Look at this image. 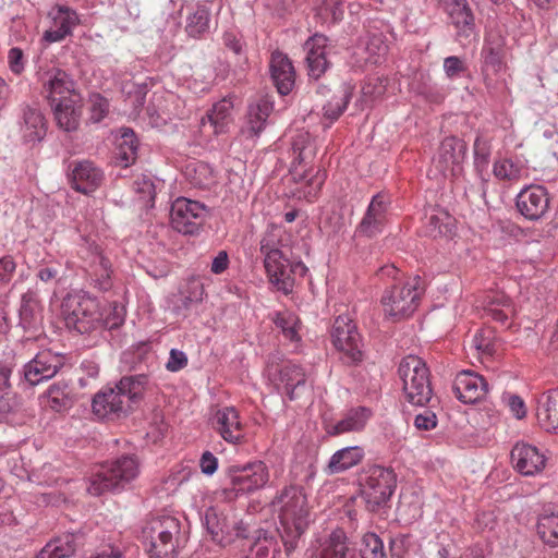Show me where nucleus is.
<instances>
[{
  "label": "nucleus",
  "mask_w": 558,
  "mask_h": 558,
  "mask_svg": "<svg viewBox=\"0 0 558 558\" xmlns=\"http://www.w3.org/2000/svg\"><path fill=\"white\" fill-rule=\"evenodd\" d=\"M37 76L41 86V94L51 104L78 96L75 93V83L72 77L58 66L40 68Z\"/></svg>",
  "instance_id": "nucleus-15"
},
{
  "label": "nucleus",
  "mask_w": 558,
  "mask_h": 558,
  "mask_svg": "<svg viewBox=\"0 0 558 558\" xmlns=\"http://www.w3.org/2000/svg\"><path fill=\"white\" fill-rule=\"evenodd\" d=\"M118 159L122 167H129L137 157V140L131 129H123L118 141Z\"/></svg>",
  "instance_id": "nucleus-41"
},
{
  "label": "nucleus",
  "mask_w": 558,
  "mask_h": 558,
  "mask_svg": "<svg viewBox=\"0 0 558 558\" xmlns=\"http://www.w3.org/2000/svg\"><path fill=\"white\" fill-rule=\"evenodd\" d=\"M385 93V86L379 78H373L365 82L361 88V101L363 106L379 98Z\"/></svg>",
  "instance_id": "nucleus-51"
},
{
  "label": "nucleus",
  "mask_w": 558,
  "mask_h": 558,
  "mask_svg": "<svg viewBox=\"0 0 558 558\" xmlns=\"http://www.w3.org/2000/svg\"><path fill=\"white\" fill-rule=\"evenodd\" d=\"M536 402L538 425L546 432L558 434V388L541 393Z\"/></svg>",
  "instance_id": "nucleus-28"
},
{
  "label": "nucleus",
  "mask_w": 558,
  "mask_h": 558,
  "mask_svg": "<svg viewBox=\"0 0 558 558\" xmlns=\"http://www.w3.org/2000/svg\"><path fill=\"white\" fill-rule=\"evenodd\" d=\"M472 345L477 350V352L487 356H493L497 351V342L494 331L489 328L477 331L472 339Z\"/></svg>",
  "instance_id": "nucleus-47"
},
{
  "label": "nucleus",
  "mask_w": 558,
  "mask_h": 558,
  "mask_svg": "<svg viewBox=\"0 0 558 558\" xmlns=\"http://www.w3.org/2000/svg\"><path fill=\"white\" fill-rule=\"evenodd\" d=\"M215 430L229 444H240L244 440V428L239 412L233 407L219 409L214 416Z\"/></svg>",
  "instance_id": "nucleus-23"
},
{
  "label": "nucleus",
  "mask_w": 558,
  "mask_h": 558,
  "mask_svg": "<svg viewBox=\"0 0 558 558\" xmlns=\"http://www.w3.org/2000/svg\"><path fill=\"white\" fill-rule=\"evenodd\" d=\"M146 375L124 376L114 387H106L95 395L93 412L100 418L120 417L137 404L146 390Z\"/></svg>",
  "instance_id": "nucleus-1"
},
{
  "label": "nucleus",
  "mask_w": 558,
  "mask_h": 558,
  "mask_svg": "<svg viewBox=\"0 0 558 558\" xmlns=\"http://www.w3.org/2000/svg\"><path fill=\"white\" fill-rule=\"evenodd\" d=\"M330 338L333 348L341 354V360L348 364L359 363L363 360L362 337L353 319L342 314L336 317Z\"/></svg>",
  "instance_id": "nucleus-11"
},
{
  "label": "nucleus",
  "mask_w": 558,
  "mask_h": 558,
  "mask_svg": "<svg viewBox=\"0 0 558 558\" xmlns=\"http://www.w3.org/2000/svg\"><path fill=\"white\" fill-rule=\"evenodd\" d=\"M275 324L283 331L288 330V328L291 326H298L299 318L293 313L282 312L277 314Z\"/></svg>",
  "instance_id": "nucleus-63"
},
{
  "label": "nucleus",
  "mask_w": 558,
  "mask_h": 558,
  "mask_svg": "<svg viewBox=\"0 0 558 558\" xmlns=\"http://www.w3.org/2000/svg\"><path fill=\"white\" fill-rule=\"evenodd\" d=\"M504 400L507 402L510 412L519 420L525 417L526 415V407L523 399L513 393H507L504 397Z\"/></svg>",
  "instance_id": "nucleus-54"
},
{
  "label": "nucleus",
  "mask_w": 558,
  "mask_h": 558,
  "mask_svg": "<svg viewBox=\"0 0 558 558\" xmlns=\"http://www.w3.org/2000/svg\"><path fill=\"white\" fill-rule=\"evenodd\" d=\"M361 558H386L383 541L374 533L365 534L360 548Z\"/></svg>",
  "instance_id": "nucleus-49"
},
{
  "label": "nucleus",
  "mask_w": 558,
  "mask_h": 558,
  "mask_svg": "<svg viewBox=\"0 0 558 558\" xmlns=\"http://www.w3.org/2000/svg\"><path fill=\"white\" fill-rule=\"evenodd\" d=\"M272 111V104L267 99H259L256 104L248 107L247 130L253 135H258Z\"/></svg>",
  "instance_id": "nucleus-38"
},
{
  "label": "nucleus",
  "mask_w": 558,
  "mask_h": 558,
  "mask_svg": "<svg viewBox=\"0 0 558 558\" xmlns=\"http://www.w3.org/2000/svg\"><path fill=\"white\" fill-rule=\"evenodd\" d=\"M229 487L226 494L250 495L264 488L270 478L269 469L262 460H255L244 465H231L228 469Z\"/></svg>",
  "instance_id": "nucleus-10"
},
{
  "label": "nucleus",
  "mask_w": 558,
  "mask_h": 558,
  "mask_svg": "<svg viewBox=\"0 0 558 558\" xmlns=\"http://www.w3.org/2000/svg\"><path fill=\"white\" fill-rule=\"evenodd\" d=\"M209 28V10L197 4L186 17L185 31L189 36L197 38Z\"/></svg>",
  "instance_id": "nucleus-42"
},
{
  "label": "nucleus",
  "mask_w": 558,
  "mask_h": 558,
  "mask_svg": "<svg viewBox=\"0 0 558 558\" xmlns=\"http://www.w3.org/2000/svg\"><path fill=\"white\" fill-rule=\"evenodd\" d=\"M199 466L203 473L211 475L217 471L218 459L209 451H205L201 458Z\"/></svg>",
  "instance_id": "nucleus-62"
},
{
  "label": "nucleus",
  "mask_w": 558,
  "mask_h": 558,
  "mask_svg": "<svg viewBox=\"0 0 558 558\" xmlns=\"http://www.w3.org/2000/svg\"><path fill=\"white\" fill-rule=\"evenodd\" d=\"M484 312L492 319L505 325L514 314V306L505 293L489 292L484 300Z\"/></svg>",
  "instance_id": "nucleus-33"
},
{
  "label": "nucleus",
  "mask_w": 558,
  "mask_h": 558,
  "mask_svg": "<svg viewBox=\"0 0 558 558\" xmlns=\"http://www.w3.org/2000/svg\"><path fill=\"white\" fill-rule=\"evenodd\" d=\"M396 487L392 470L374 465L368 468L361 483V494L372 511L386 504Z\"/></svg>",
  "instance_id": "nucleus-12"
},
{
  "label": "nucleus",
  "mask_w": 558,
  "mask_h": 558,
  "mask_svg": "<svg viewBox=\"0 0 558 558\" xmlns=\"http://www.w3.org/2000/svg\"><path fill=\"white\" fill-rule=\"evenodd\" d=\"M180 530V521L172 515H159L148 520L142 534L150 558H173Z\"/></svg>",
  "instance_id": "nucleus-5"
},
{
  "label": "nucleus",
  "mask_w": 558,
  "mask_h": 558,
  "mask_svg": "<svg viewBox=\"0 0 558 558\" xmlns=\"http://www.w3.org/2000/svg\"><path fill=\"white\" fill-rule=\"evenodd\" d=\"M511 460L518 472L526 476L539 473L546 464L544 453L529 444H517L511 450Z\"/></svg>",
  "instance_id": "nucleus-25"
},
{
  "label": "nucleus",
  "mask_w": 558,
  "mask_h": 558,
  "mask_svg": "<svg viewBox=\"0 0 558 558\" xmlns=\"http://www.w3.org/2000/svg\"><path fill=\"white\" fill-rule=\"evenodd\" d=\"M187 365V357L184 352L172 349L170 351V356L167 362V369L170 372H178L184 368Z\"/></svg>",
  "instance_id": "nucleus-60"
},
{
  "label": "nucleus",
  "mask_w": 558,
  "mask_h": 558,
  "mask_svg": "<svg viewBox=\"0 0 558 558\" xmlns=\"http://www.w3.org/2000/svg\"><path fill=\"white\" fill-rule=\"evenodd\" d=\"M364 53L365 56L361 57V61L365 64H376L380 62L381 58L387 52V45L384 43L380 35H372L364 43Z\"/></svg>",
  "instance_id": "nucleus-44"
},
{
  "label": "nucleus",
  "mask_w": 558,
  "mask_h": 558,
  "mask_svg": "<svg viewBox=\"0 0 558 558\" xmlns=\"http://www.w3.org/2000/svg\"><path fill=\"white\" fill-rule=\"evenodd\" d=\"M269 70L272 82L281 95H288L295 82V71L289 57L276 50L271 53Z\"/></svg>",
  "instance_id": "nucleus-26"
},
{
  "label": "nucleus",
  "mask_w": 558,
  "mask_h": 558,
  "mask_svg": "<svg viewBox=\"0 0 558 558\" xmlns=\"http://www.w3.org/2000/svg\"><path fill=\"white\" fill-rule=\"evenodd\" d=\"M268 373L269 376H278L279 385L291 400L299 398L305 390V372L300 365L291 361L277 366H269Z\"/></svg>",
  "instance_id": "nucleus-19"
},
{
  "label": "nucleus",
  "mask_w": 558,
  "mask_h": 558,
  "mask_svg": "<svg viewBox=\"0 0 558 558\" xmlns=\"http://www.w3.org/2000/svg\"><path fill=\"white\" fill-rule=\"evenodd\" d=\"M104 173L93 162L84 160L73 163L71 182L74 190L83 194L96 191L102 183Z\"/></svg>",
  "instance_id": "nucleus-27"
},
{
  "label": "nucleus",
  "mask_w": 558,
  "mask_h": 558,
  "mask_svg": "<svg viewBox=\"0 0 558 558\" xmlns=\"http://www.w3.org/2000/svg\"><path fill=\"white\" fill-rule=\"evenodd\" d=\"M208 216L206 206L185 197L177 198L171 206L170 222L174 230L183 234H194Z\"/></svg>",
  "instance_id": "nucleus-13"
},
{
  "label": "nucleus",
  "mask_w": 558,
  "mask_h": 558,
  "mask_svg": "<svg viewBox=\"0 0 558 558\" xmlns=\"http://www.w3.org/2000/svg\"><path fill=\"white\" fill-rule=\"evenodd\" d=\"M313 558H355V549L342 530L333 531Z\"/></svg>",
  "instance_id": "nucleus-30"
},
{
  "label": "nucleus",
  "mask_w": 558,
  "mask_h": 558,
  "mask_svg": "<svg viewBox=\"0 0 558 558\" xmlns=\"http://www.w3.org/2000/svg\"><path fill=\"white\" fill-rule=\"evenodd\" d=\"M108 112V102L100 97H97L93 101L92 106V119L96 122L100 121Z\"/></svg>",
  "instance_id": "nucleus-64"
},
{
  "label": "nucleus",
  "mask_w": 558,
  "mask_h": 558,
  "mask_svg": "<svg viewBox=\"0 0 558 558\" xmlns=\"http://www.w3.org/2000/svg\"><path fill=\"white\" fill-rule=\"evenodd\" d=\"M233 104L229 99H222L213 106V109L202 119V131L210 130L214 134L226 132L230 122Z\"/></svg>",
  "instance_id": "nucleus-32"
},
{
  "label": "nucleus",
  "mask_w": 558,
  "mask_h": 558,
  "mask_svg": "<svg viewBox=\"0 0 558 558\" xmlns=\"http://www.w3.org/2000/svg\"><path fill=\"white\" fill-rule=\"evenodd\" d=\"M537 534L550 547L558 546V512L545 511L537 520Z\"/></svg>",
  "instance_id": "nucleus-40"
},
{
  "label": "nucleus",
  "mask_w": 558,
  "mask_h": 558,
  "mask_svg": "<svg viewBox=\"0 0 558 558\" xmlns=\"http://www.w3.org/2000/svg\"><path fill=\"white\" fill-rule=\"evenodd\" d=\"M438 2L447 12L459 38H469L474 34V15L466 0H438Z\"/></svg>",
  "instance_id": "nucleus-24"
},
{
  "label": "nucleus",
  "mask_w": 558,
  "mask_h": 558,
  "mask_svg": "<svg viewBox=\"0 0 558 558\" xmlns=\"http://www.w3.org/2000/svg\"><path fill=\"white\" fill-rule=\"evenodd\" d=\"M138 462L133 456H123L101 464L90 477L87 490L99 496L106 492L124 487L138 475Z\"/></svg>",
  "instance_id": "nucleus-7"
},
{
  "label": "nucleus",
  "mask_w": 558,
  "mask_h": 558,
  "mask_svg": "<svg viewBox=\"0 0 558 558\" xmlns=\"http://www.w3.org/2000/svg\"><path fill=\"white\" fill-rule=\"evenodd\" d=\"M54 106V118L60 129L74 131L80 124L81 105L80 97H71L51 104Z\"/></svg>",
  "instance_id": "nucleus-31"
},
{
  "label": "nucleus",
  "mask_w": 558,
  "mask_h": 558,
  "mask_svg": "<svg viewBox=\"0 0 558 558\" xmlns=\"http://www.w3.org/2000/svg\"><path fill=\"white\" fill-rule=\"evenodd\" d=\"M492 153V140L490 137L481 134L475 138L474 142V155L476 162H481L483 166L487 165Z\"/></svg>",
  "instance_id": "nucleus-52"
},
{
  "label": "nucleus",
  "mask_w": 558,
  "mask_h": 558,
  "mask_svg": "<svg viewBox=\"0 0 558 558\" xmlns=\"http://www.w3.org/2000/svg\"><path fill=\"white\" fill-rule=\"evenodd\" d=\"M364 458V450L361 447H345L336 451L328 464L325 472L329 475L342 473L355 465H357Z\"/></svg>",
  "instance_id": "nucleus-35"
},
{
  "label": "nucleus",
  "mask_w": 558,
  "mask_h": 558,
  "mask_svg": "<svg viewBox=\"0 0 558 558\" xmlns=\"http://www.w3.org/2000/svg\"><path fill=\"white\" fill-rule=\"evenodd\" d=\"M493 175L499 182L511 185L529 177V167L518 157L499 156L494 160Z\"/></svg>",
  "instance_id": "nucleus-29"
},
{
  "label": "nucleus",
  "mask_w": 558,
  "mask_h": 558,
  "mask_svg": "<svg viewBox=\"0 0 558 558\" xmlns=\"http://www.w3.org/2000/svg\"><path fill=\"white\" fill-rule=\"evenodd\" d=\"M16 264L12 256L7 255L0 258V284H7L15 272Z\"/></svg>",
  "instance_id": "nucleus-58"
},
{
  "label": "nucleus",
  "mask_w": 558,
  "mask_h": 558,
  "mask_svg": "<svg viewBox=\"0 0 558 558\" xmlns=\"http://www.w3.org/2000/svg\"><path fill=\"white\" fill-rule=\"evenodd\" d=\"M77 541V535L66 533L51 539L50 544L52 545V550L57 554L58 558H69L75 553Z\"/></svg>",
  "instance_id": "nucleus-48"
},
{
  "label": "nucleus",
  "mask_w": 558,
  "mask_h": 558,
  "mask_svg": "<svg viewBox=\"0 0 558 558\" xmlns=\"http://www.w3.org/2000/svg\"><path fill=\"white\" fill-rule=\"evenodd\" d=\"M14 365L13 357L0 361V393H5L10 389V376Z\"/></svg>",
  "instance_id": "nucleus-55"
},
{
  "label": "nucleus",
  "mask_w": 558,
  "mask_h": 558,
  "mask_svg": "<svg viewBox=\"0 0 558 558\" xmlns=\"http://www.w3.org/2000/svg\"><path fill=\"white\" fill-rule=\"evenodd\" d=\"M89 275L96 286L104 291L111 287V263L102 255V253H95L88 268Z\"/></svg>",
  "instance_id": "nucleus-37"
},
{
  "label": "nucleus",
  "mask_w": 558,
  "mask_h": 558,
  "mask_svg": "<svg viewBox=\"0 0 558 558\" xmlns=\"http://www.w3.org/2000/svg\"><path fill=\"white\" fill-rule=\"evenodd\" d=\"M206 525L208 532L213 536V539L220 545H226L232 541L229 525L226 521L220 523L215 512L206 513Z\"/></svg>",
  "instance_id": "nucleus-46"
},
{
  "label": "nucleus",
  "mask_w": 558,
  "mask_h": 558,
  "mask_svg": "<svg viewBox=\"0 0 558 558\" xmlns=\"http://www.w3.org/2000/svg\"><path fill=\"white\" fill-rule=\"evenodd\" d=\"M466 154V144L464 141L450 136L446 137L433 159V165L442 174L456 175L461 170Z\"/></svg>",
  "instance_id": "nucleus-17"
},
{
  "label": "nucleus",
  "mask_w": 558,
  "mask_h": 558,
  "mask_svg": "<svg viewBox=\"0 0 558 558\" xmlns=\"http://www.w3.org/2000/svg\"><path fill=\"white\" fill-rule=\"evenodd\" d=\"M352 96V87L343 85L338 95H335L327 105L324 106V117L330 122L336 121L345 110Z\"/></svg>",
  "instance_id": "nucleus-43"
},
{
  "label": "nucleus",
  "mask_w": 558,
  "mask_h": 558,
  "mask_svg": "<svg viewBox=\"0 0 558 558\" xmlns=\"http://www.w3.org/2000/svg\"><path fill=\"white\" fill-rule=\"evenodd\" d=\"M304 50L306 51L308 75L317 80L329 66L328 53L330 47L328 46L327 37L322 34H315L305 41Z\"/></svg>",
  "instance_id": "nucleus-22"
},
{
  "label": "nucleus",
  "mask_w": 558,
  "mask_h": 558,
  "mask_svg": "<svg viewBox=\"0 0 558 558\" xmlns=\"http://www.w3.org/2000/svg\"><path fill=\"white\" fill-rule=\"evenodd\" d=\"M8 63L14 74H21L25 68V59L22 49L14 47L9 50Z\"/></svg>",
  "instance_id": "nucleus-56"
},
{
  "label": "nucleus",
  "mask_w": 558,
  "mask_h": 558,
  "mask_svg": "<svg viewBox=\"0 0 558 558\" xmlns=\"http://www.w3.org/2000/svg\"><path fill=\"white\" fill-rule=\"evenodd\" d=\"M424 293L423 281L418 276L409 277L386 289L381 296L386 318L399 322L412 316Z\"/></svg>",
  "instance_id": "nucleus-4"
},
{
  "label": "nucleus",
  "mask_w": 558,
  "mask_h": 558,
  "mask_svg": "<svg viewBox=\"0 0 558 558\" xmlns=\"http://www.w3.org/2000/svg\"><path fill=\"white\" fill-rule=\"evenodd\" d=\"M468 70L464 61L456 56L447 57L444 60V71L448 78H456Z\"/></svg>",
  "instance_id": "nucleus-53"
},
{
  "label": "nucleus",
  "mask_w": 558,
  "mask_h": 558,
  "mask_svg": "<svg viewBox=\"0 0 558 558\" xmlns=\"http://www.w3.org/2000/svg\"><path fill=\"white\" fill-rule=\"evenodd\" d=\"M515 206L525 219L539 220L549 209L548 192L544 186L537 184L525 186L517 195Z\"/></svg>",
  "instance_id": "nucleus-16"
},
{
  "label": "nucleus",
  "mask_w": 558,
  "mask_h": 558,
  "mask_svg": "<svg viewBox=\"0 0 558 558\" xmlns=\"http://www.w3.org/2000/svg\"><path fill=\"white\" fill-rule=\"evenodd\" d=\"M48 16L51 25L43 35V39L48 44L62 41L72 35L74 27L80 23L76 11L66 5L53 7Z\"/></svg>",
  "instance_id": "nucleus-18"
},
{
  "label": "nucleus",
  "mask_w": 558,
  "mask_h": 558,
  "mask_svg": "<svg viewBox=\"0 0 558 558\" xmlns=\"http://www.w3.org/2000/svg\"><path fill=\"white\" fill-rule=\"evenodd\" d=\"M405 399L414 405H424L432 398L429 369L416 355L403 357L398 367Z\"/></svg>",
  "instance_id": "nucleus-8"
},
{
  "label": "nucleus",
  "mask_w": 558,
  "mask_h": 558,
  "mask_svg": "<svg viewBox=\"0 0 558 558\" xmlns=\"http://www.w3.org/2000/svg\"><path fill=\"white\" fill-rule=\"evenodd\" d=\"M185 178L198 189H208L215 182L213 169L203 161H191L184 171Z\"/></svg>",
  "instance_id": "nucleus-39"
},
{
  "label": "nucleus",
  "mask_w": 558,
  "mask_h": 558,
  "mask_svg": "<svg viewBox=\"0 0 558 558\" xmlns=\"http://www.w3.org/2000/svg\"><path fill=\"white\" fill-rule=\"evenodd\" d=\"M482 56L484 59V68L486 70H492L494 73H498L505 68L504 48L500 44H485L482 50Z\"/></svg>",
  "instance_id": "nucleus-45"
},
{
  "label": "nucleus",
  "mask_w": 558,
  "mask_h": 558,
  "mask_svg": "<svg viewBox=\"0 0 558 558\" xmlns=\"http://www.w3.org/2000/svg\"><path fill=\"white\" fill-rule=\"evenodd\" d=\"M25 142L41 141L47 131L45 117L43 113L32 107H26L23 111V124L21 126Z\"/></svg>",
  "instance_id": "nucleus-36"
},
{
  "label": "nucleus",
  "mask_w": 558,
  "mask_h": 558,
  "mask_svg": "<svg viewBox=\"0 0 558 558\" xmlns=\"http://www.w3.org/2000/svg\"><path fill=\"white\" fill-rule=\"evenodd\" d=\"M343 0H322V11L330 14L332 21H340L343 15Z\"/></svg>",
  "instance_id": "nucleus-61"
},
{
  "label": "nucleus",
  "mask_w": 558,
  "mask_h": 558,
  "mask_svg": "<svg viewBox=\"0 0 558 558\" xmlns=\"http://www.w3.org/2000/svg\"><path fill=\"white\" fill-rule=\"evenodd\" d=\"M391 199L386 193L374 195L355 228L357 236L373 239L381 234L389 221Z\"/></svg>",
  "instance_id": "nucleus-14"
},
{
  "label": "nucleus",
  "mask_w": 558,
  "mask_h": 558,
  "mask_svg": "<svg viewBox=\"0 0 558 558\" xmlns=\"http://www.w3.org/2000/svg\"><path fill=\"white\" fill-rule=\"evenodd\" d=\"M38 317V304L29 295L25 294L22 298V304L20 308V318L24 328L33 327Z\"/></svg>",
  "instance_id": "nucleus-50"
},
{
  "label": "nucleus",
  "mask_w": 558,
  "mask_h": 558,
  "mask_svg": "<svg viewBox=\"0 0 558 558\" xmlns=\"http://www.w3.org/2000/svg\"><path fill=\"white\" fill-rule=\"evenodd\" d=\"M280 230L267 233L260 241V252L269 281L278 291L289 294L293 290L294 278L291 277L290 248L283 245L279 235Z\"/></svg>",
  "instance_id": "nucleus-3"
},
{
  "label": "nucleus",
  "mask_w": 558,
  "mask_h": 558,
  "mask_svg": "<svg viewBox=\"0 0 558 558\" xmlns=\"http://www.w3.org/2000/svg\"><path fill=\"white\" fill-rule=\"evenodd\" d=\"M292 148L295 155L292 170L293 177L300 182L305 183L304 197L312 202L317 197L318 192L324 185L327 173L320 168L303 169L316 156V146L308 133H300L293 141Z\"/></svg>",
  "instance_id": "nucleus-6"
},
{
  "label": "nucleus",
  "mask_w": 558,
  "mask_h": 558,
  "mask_svg": "<svg viewBox=\"0 0 558 558\" xmlns=\"http://www.w3.org/2000/svg\"><path fill=\"white\" fill-rule=\"evenodd\" d=\"M47 399H48V405L56 411H60L62 408L65 407V403H66V398H65L64 392L56 386H51L48 389Z\"/></svg>",
  "instance_id": "nucleus-59"
},
{
  "label": "nucleus",
  "mask_w": 558,
  "mask_h": 558,
  "mask_svg": "<svg viewBox=\"0 0 558 558\" xmlns=\"http://www.w3.org/2000/svg\"><path fill=\"white\" fill-rule=\"evenodd\" d=\"M437 425L436 414L429 410H425L417 414L414 418V426L420 430H430Z\"/></svg>",
  "instance_id": "nucleus-57"
},
{
  "label": "nucleus",
  "mask_w": 558,
  "mask_h": 558,
  "mask_svg": "<svg viewBox=\"0 0 558 558\" xmlns=\"http://www.w3.org/2000/svg\"><path fill=\"white\" fill-rule=\"evenodd\" d=\"M62 366L59 355L50 351H43L24 366V378L35 386L52 378Z\"/></svg>",
  "instance_id": "nucleus-21"
},
{
  "label": "nucleus",
  "mask_w": 558,
  "mask_h": 558,
  "mask_svg": "<svg viewBox=\"0 0 558 558\" xmlns=\"http://www.w3.org/2000/svg\"><path fill=\"white\" fill-rule=\"evenodd\" d=\"M274 505L278 508L281 538L287 551L296 546V541L305 532L310 523V507L307 497L302 487L286 486L275 498Z\"/></svg>",
  "instance_id": "nucleus-2"
},
{
  "label": "nucleus",
  "mask_w": 558,
  "mask_h": 558,
  "mask_svg": "<svg viewBox=\"0 0 558 558\" xmlns=\"http://www.w3.org/2000/svg\"><path fill=\"white\" fill-rule=\"evenodd\" d=\"M62 314L65 325L80 333L96 328L100 319L97 300L81 292L69 294L63 300Z\"/></svg>",
  "instance_id": "nucleus-9"
},
{
  "label": "nucleus",
  "mask_w": 558,
  "mask_h": 558,
  "mask_svg": "<svg viewBox=\"0 0 558 558\" xmlns=\"http://www.w3.org/2000/svg\"><path fill=\"white\" fill-rule=\"evenodd\" d=\"M371 415V410L365 407L351 409L328 429V433L338 436L345 433L360 432L365 427Z\"/></svg>",
  "instance_id": "nucleus-34"
},
{
  "label": "nucleus",
  "mask_w": 558,
  "mask_h": 558,
  "mask_svg": "<svg viewBox=\"0 0 558 558\" xmlns=\"http://www.w3.org/2000/svg\"><path fill=\"white\" fill-rule=\"evenodd\" d=\"M456 397L463 403H475L481 401L488 392L486 379L472 372H460L453 383Z\"/></svg>",
  "instance_id": "nucleus-20"
}]
</instances>
